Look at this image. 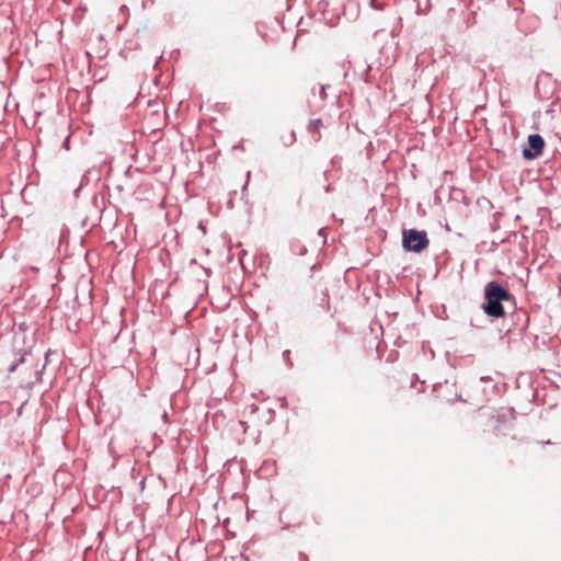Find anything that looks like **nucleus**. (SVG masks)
Wrapping results in <instances>:
<instances>
[{"label":"nucleus","instance_id":"1","mask_svg":"<svg viewBox=\"0 0 561 561\" xmlns=\"http://www.w3.org/2000/svg\"><path fill=\"white\" fill-rule=\"evenodd\" d=\"M484 297L486 302L483 305V310L488 316L494 318H502L505 316L502 302L511 299L508 290L495 282H490L485 285Z\"/></svg>","mask_w":561,"mask_h":561},{"label":"nucleus","instance_id":"2","mask_svg":"<svg viewBox=\"0 0 561 561\" xmlns=\"http://www.w3.org/2000/svg\"><path fill=\"white\" fill-rule=\"evenodd\" d=\"M402 237V245L407 251L419 253L425 250L430 244V240L424 230H403Z\"/></svg>","mask_w":561,"mask_h":561},{"label":"nucleus","instance_id":"3","mask_svg":"<svg viewBox=\"0 0 561 561\" xmlns=\"http://www.w3.org/2000/svg\"><path fill=\"white\" fill-rule=\"evenodd\" d=\"M528 145H529V148H525L523 150V157L527 160H531L542 153V150L545 147V140L538 134L529 135L528 136Z\"/></svg>","mask_w":561,"mask_h":561},{"label":"nucleus","instance_id":"4","mask_svg":"<svg viewBox=\"0 0 561 561\" xmlns=\"http://www.w3.org/2000/svg\"><path fill=\"white\" fill-rule=\"evenodd\" d=\"M324 127L323 122L320 118L310 119L307 126L308 133L314 142H319L321 139V129Z\"/></svg>","mask_w":561,"mask_h":561},{"label":"nucleus","instance_id":"5","mask_svg":"<svg viewBox=\"0 0 561 561\" xmlns=\"http://www.w3.org/2000/svg\"><path fill=\"white\" fill-rule=\"evenodd\" d=\"M319 286L322 288L321 290V297H320V300L321 302H327L328 299H329V295H328V291H327V287L325 286H322L321 283H319Z\"/></svg>","mask_w":561,"mask_h":561}]
</instances>
